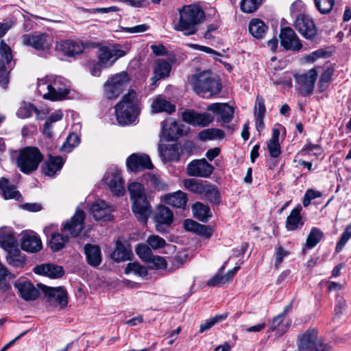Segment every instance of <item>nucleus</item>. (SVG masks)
Wrapping results in <instances>:
<instances>
[{
    "label": "nucleus",
    "instance_id": "obj_1",
    "mask_svg": "<svg viewBox=\"0 0 351 351\" xmlns=\"http://www.w3.org/2000/svg\"><path fill=\"white\" fill-rule=\"evenodd\" d=\"M178 12L179 19L174 25V29L182 32L185 36L195 34L197 31V25L204 20V11L196 5H189L179 8Z\"/></svg>",
    "mask_w": 351,
    "mask_h": 351
},
{
    "label": "nucleus",
    "instance_id": "obj_2",
    "mask_svg": "<svg viewBox=\"0 0 351 351\" xmlns=\"http://www.w3.org/2000/svg\"><path fill=\"white\" fill-rule=\"evenodd\" d=\"M67 81L62 77L47 75L38 80V92L44 99L51 101L61 100L69 94Z\"/></svg>",
    "mask_w": 351,
    "mask_h": 351
},
{
    "label": "nucleus",
    "instance_id": "obj_3",
    "mask_svg": "<svg viewBox=\"0 0 351 351\" xmlns=\"http://www.w3.org/2000/svg\"><path fill=\"white\" fill-rule=\"evenodd\" d=\"M128 191L133 201L134 213L138 221L146 224L152 210L145 196L143 186L138 182H132L128 185Z\"/></svg>",
    "mask_w": 351,
    "mask_h": 351
},
{
    "label": "nucleus",
    "instance_id": "obj_4",
    "mask_svg": "<svg viewBox=\"0 0 351 351\" xmlns=\"http://www.w3.org/2000/svg\"><path fill=\"white\" fill-rule=\"evenodd\" d=\"M115 113L118 123L121 125L134 123L139 113L136 102V93L129 91L115 106Z\"/></svg>",
    "mask_w": 351,
    "mask_h": 351
},
{
    "label": "nucleus",
    "instance_id": "obj_5",
    "mask_svg": "<svg viewBox=\"0 0 351 351\" xmlns=\"http://www.w3.org/2000/svg\"><path fill=\"white\" fill-rule=\"evenodd\" d=\"M43 156L35 147H25L19 150L16 158V167L24 174H30L37 170Z\"/></svg>",
    "mask_w": 351,
    "mask_h": 351
},
{
    "label": "nucleus",
    "instance_id": "obj_6",
    "mask_svg": "<svg viewBox=\"0 0 351 351\" xmlns=\"http://www.w3.org/2000/svg\"><path fill=\"white\" fill-rule=\"evenodd\" d=\"M193 88L195 92L204 96L217 95L221 90L219 80L210 72H202L193 77Z\"/></svg>",
    "mask_w": 351,
    "mask_h": 351
},
{
    "label": "nucleus",
    "instance_id": "obj_7",
    "mask_svg": "<svg viewBox=\"0 0 351 351\" xmlns=\"http://www.w3.org/2000/svg\"><path fill=\"white\" fill-rule=\"evenodd\" d=\"M129 77L125 72L117 73L110 77L104 86L105 97L108 99H115L128 86Z\"/></svg>",
    "mask_w": 351,
    "mask_h": 351
},
{
    "label": "nucleus",
    "instance_id": "obj_8",
    "mask_svg": "<svg viewBox=\"0 0 351 351\" xmlns=\"http://www.w3.org/2000/svg\"><path fill=\"white\" fill-rule=\"evenodd\" d=\"M38 286L45 294L47 302L51 305L59 306L60 308L67 306L68 294L63 287H51L43 284H38Z\"/></svg>",
    "mask_w": 351,
    "mask_h": 351
},
{
    "label": "nucleus",
    "instance_id": "obj_9",
    "mask_svg": "<svg viewBox=\"0 0 351 351\" xmlns=\"http://www.w3.org/2000/svg\"><path fill=\"white\" fill-rule=\"evenodd\" d=\"M103 181L114 195L121 196L124 194V182L117 167H112L108 169Z\"/></svg>",
    "mask_w": 351,
    "mask_h": 351
},
{
    "label": "nucleus",
    "instance_id": "obj_10",
    "mask_svg": "<svg viewBox=\"0 0 351 351\" xmlns=\"http://www.w3.org/2000/svg\"><path fill=\"white\" fill-rule=\"evenodd\" d=\"M126 54L124 50L115 45L103 46L99 47L97 54L99 62L104 68L110 67L120 58Z\"/></svg>",
    "mask_w": 351,
    "mask_h": 351
},
{
    "label": "nucleus",
    "instance_id": "obj_11",
    "mask_svg": "<svg viewBox=\"0 0 351 351\" xmlns=\"http://www.w3.org/2000/svg\"><path fill=\"white\" fill-rule=\"evenodd\" d=\"M294 27L306 39H313L317 33L313 19L304 14H300L297 16L294 21Z\"/></svg>",
    "mask_w": 351,
    "mask_h": 351
},
{
    "label": "nucleus",
    "instance_id": "obj_12",
    "mask_svg": "<svg viewBox=\"0 0 351 351\" xmlns=\"http://www.w3.org/2000/svg\"><path fill=\"white\" fill-rule=\"evenodd\" d=\"M21 42L24 45L42 51L49 49L51 45V38L49 34L45 33L23 34L21 37Z\"/></svg>",
    "mask_w": 351,
    "mask_h": 351
},
{
    "label": "nucleus",
    "instance_id": "obj_13",
    "mask_svg": "<svg viewBox=\"0 0 351 351\" xmlns=\"http://www.w3.org/2000/svg\"><path fill=\"white\" fill-rule=\"evenodd\" d=\"M294 77L302 96H306L313 92L317 77L315 69H310L304 74H296Z\"/></svg>",
    "mask_w": 351,
    "mask_h": 351
},
{
    "label": "nucleus",
    "instance_id": "obj_14",
    "mask_svg": "<svg viewBox=\"0 0 351 351\" xmlns=\"http://www.w3.org/2000/svg\"><path fill=\"white\" fill-rule=\"evenodd\" d=\"M184 122L193 125L206 127L214 121V117L207 112L199 113L194 110H186L182 113Z\"/></svg>",
    "mask_w": 351,
    "mask_h": 351
},
{
    "label": "nucleus",
    "instance_id": "obj_15",
    "mask_svg": "<svg viewBox=\"0 0 351 351\" xmlns=\"http://www.w3.org/2000/svg\"><path fill=\"white\" fill-rule=\"evenodd\" d=\"M213 167L205 158L192 160L187 165L186 172L190 176L208 178L213 171Z\"/></svg>",
    "mask_w": 351,
    "mask_h": 351
},
{
    "label": "nucleus",
    "instance_id": "obj_16",
    "mask_svg": "<svg viewBox=\"0 0 351 351\" xmlns=\"http://www.w3.org/2000/svg\"><path fill=\"white\" fill-rule=\"evenodd\" d=\"M154 219L156 231L164 233L167 232V228L172 223L173 215L168 207L160 206L156 210Z\"/></svg>",
    "mask_w": 351,
    "mask_h": 351
},
{
    "label": "nucleus",
    "instance_id": "obj_17",
    "mask_svg": "<svg viewBox=\"0 0 351 351\" xmlns=\"http://www.w3.org/2000/svg\"><path fill=\"white\" fill-rule=\"evenodd\" d=\"M128 169L133 172H138L145 169H152L149 156L145 154L134 153L128 157L126 160Z\"/></svg>",
    "mask_w": 351,
    "mask_h": 351
},
{
    "label": "nucleus",
    "instance_id": "obj_18",
    "mask_svg": "<svg viewBox=\"0 0 351 351\" xmlns=\"http://www.w3.org/2000/svg\"><path fill=\"white\" fill-rule=\"evenodd\" d=\"M84 219L85 214L84 211L77 209L71 219L66 221L64 224L62 229V232H69L73 237L78 236L84 228Z\"/></svg>",
    "mask_w": 351,
    "mask_h": 351
},
{
    "label": "nucleus",
    "instance_id": "obj_19",
    "mask_svg": "<svg viewBox=\"0 0 351 351\" xmlns=\"http://www.w3.org/2000/svg\"><path fill=\"white\" fill-rule=\"evenodd\" d=\"M161 125L162 133L168 141L177 140L186 133L183 129L184 125L172 119L162 121Z\"/></svg>",
    "mask_w": 351,
    "mask_h": 351
},
{
    "label": "nucleus",
    "instance_id": "obj_20",
    "mask_svg": "<svg viewBox=\"0 0 351 351\" xmlns=\"http://www.w3.org/2000/svg\"><path fill=\"white\" fill-rule=\"evenodd\" d=\"M281 45L287 50L298 51L302 45L295 32L289 27H284L280 34Z\"/></svg>",
    "mask_w": 351,
    "mask_h": 351
},
{
    "label": "nucleus",
    "instance_id": "obj_21",
    "mask_svg": "<svg viewBox=\"0 0 351 351\" xmlns=\"http://www.w3.org/2000/svg\"><path fill=\"white\" fill-rule=\"evenodd\" d=\"M21 249L31 253L39 252L43 247L39 236L33 231L25 232L21 239Z\"/></svg>",
    "mask_w": 351,
    "mask_h": 351
},
{
    "label": "nucleus",
    "instance_id": "obj_22",
    "mask_svg": "<svg viewBox=\"0 0 351 351\" xmlns=\"http://www.w3.org/2000/svg\"><path fill=\"white\" fill-rule=\"evenodd\" d=\"M55 49L64 56L71 57L81 53L84 46L80 42L66 40L57 42Z\"/></svg>",
    "mask_w": 351,
    "mask_h": 351
},
{
    "label": "nucleus",
    "instance_id": "obj_23",
    "mask_svg": "<svg viewBox=\"0 0 351 351\" xmlns=\"http://www.w3.org/2000/svg\"><path fill=\"white\" fill-rule=\"evenodd\" d=\"M112 208L104 200L95 201L90 208V213L96 221H110L111 220V212Z\"/></svg>",
    "mask_w": 351,
    "mask_h": 351
},
{
    "label": "nucleus",
    "instance_id": "obj_24",
    "mask_svg": "<svg viewBox=\"0 0 351 351\" xmlns=\"http://www.w3.org/2000/svg\"><path fill=\"white\" fill-rule=\"evenodd\" d=\"M207 110L220 117V120L229 123L234 114V109L226 103H213L208 106Z\"/></svg>",
    "mask_w": 351,
    "mask_h": 351
},
{
    "label": "nucleus",
    "instance_id": "obj_25",
    "mask_svg": "<svg viewBox=\"0 0 351 351\" xmlns=\"http://www.w3.org/2000/svg\"><path fill=\"white\" fill-rule=\"evenodd\" d=\"M319 338L318 332L314 328H309L298 337V347L300 351H309L315 342Z\"/></svg>",
    "mask_w": 351,
    "mask_h": 351
},
{
    "label": "nucleus",
    "instance_id": "obj_26",
    "mask_svg": "<svg viewBox=\"0 0 351 351\" xmlns=\"http://www.w3.org/2000/svg\"><path fill=\"white\" fill-rule=\"evenodd\" d=\"M14 287L18 289L21 297L25 300H34L39 295V291L27 280H18Z\"/></svg>",
    "mask_w": 351,
    "mask_h": 351
},
{
    "label": "nucleus",
    "instance_id": "obj_27",
    "mask_svg": "<svg viewBox=\"0 0 351 351\" xmlns=\"http://www.w3.org/2000/svg\"><path fill=\"white\" fill-rule=\"evenodd\" d=\"M35 274L48 276L51 278H58L62 276L64 269L62 267L51 263L36 265L34 268Z\"/></svg>",
    "mask_w": 351,
    "mask_h": 351
},
{
    "label": "nucleus",
    "instance_id": "obj_28",
    "mask_svg": "<svg viewBox=\"0 0 351 351\" xmlns=\"http://www.w3.org/2000/svg\"><path fill=\"white\" fill-rule=\"evenodd\" d=\"M64 164L62 158L60 156L52 157L49 158L44 162L42 166L43 173L49 177L54 176L58 171H60Z\"/></svg>",
    "mask_w": 351,
    "mask_h": 351
},
{
    "label": "nucleus",
    "instance_id": "obj_29",
    "mask_svg": "<svg viewBox=\"0 0 351 351\" xmlns=\"http://www.w3.org/2000/svg\"><path fill=\"white\" fill-rule=\"evenodd\" d=\"M171 69V64L164 59H158L154 67V75L151 78L152 84H155L158 80L169 76Z\"/></svg>",
    "mask_w": 351,
    "mask_h": 351
},
{
    "label": "nucleus",
    "instance_id": "obj_30",
    "mask_svg": "<svg viewBox=\"0 0 351 351\" xmlns=\"http://www.w3.org/2000/svg\"><path fill=\"white\" fill-rule=\"evenodd\" d=\"M86 261L93 267H97L101 262V249L98 245L87 243L84 247Z\"/></svg>",
    "mask_w": 351,
    "mask_h": 351
},
{
    "label": "nucleus",
    "instance_id": "obj_31",
    "mask_svg": "<svg viewBox=\"0 0 351 351\" xmlns=\"http://www.w3.org/2000/svg\"><path fill=\"white\" fill-rule=\"evenodd\" d=\"M159 150L165 162H176L180 158V146L177 144L160 145Z\"/></svg>",
    "mask_w": 351,
    "mask_h": 351
},
{
    "label": "nucleus",
    "instance_id": "obj_32",
    "mask_svg": "<svg viewBox=\"0 0 351 351\" xmlns=\"http://www.w3.org/2000/svg\"><path fill=\"white\" fill-rule=\"evenodd\" d=\"M301 210L302 208L299 206L291 211L286 221V228L288 230L293 231L303 226L304 222L300 215Z\"/></svg>",
    "mask_w": 351,
    "mask_h": 351
},
{
    "label": "nucleus",
    "instance_id": "obj_33",
    "mask_svg": "<svg viewBox=\"0 0 351 351\" xmlns=\"http://www.w3.org/2000/svg\"><path fill=\"white\" fill-rule=\"evenodd\" d=\"M151 108L153 113L165 112L171 114L176 110L175 105L162 97H157L154 99Z\"/></svg>",
    "mask_w": 351,
    "mask_h": 351
},
{
    "label": "nucleus",
    "instance_id": "obj_34",
    "mask_svg": "<svg viewBox=\"0 0 351 351\" xmlns=\"http://www.w3.org/2000/svg\"><path fill=\"white\" fill-rule=\"evenodd\" d=\"M250 33L257 39H262L268 30L267 25L261 19H253L248 25Z\"/></svg>",
    "mask_w": 351,
    "mask_h": 351
},
{
    "label": "nucleus",
    "instance_id": "obj_35",
    "mask_svg": "<svg viewBox=\"0 0 351 351\" xmlns=\"http://www.w3.org/2000/svg\"><path fill=\"white\" fill-rule=\"evenodd\" d=\"M0 189L3 197L6 199H14L19 200L21 197L20 193L16 190L15 186L10 184L9 180L5 178L0 179Z\"/></svg>",
    "mask_w": 351,
    "mask_h": 351
},
{
    "label": "nucleus",
    "instance_id": "obj_36",
    "mask_svg": "<svg viewBox=\"0 0 351 351\" xmlns=\"http://www.w3.org/2000/svg\"><path fill=\"white\" fill-rule=\"evenodd\" d=\"M165 199L168 204L175 208H184L187 202L186 195L181 191L166 195Z\"/></svg>",
    "mask_w": 351,
    "mask_h": 351
},
{
    "label": "nucleus",
    "instance_id": "obj_37",
    "mask_svg": "<svg viewBox=\"0 0 351 351\" xmlns=\"http://www.w3.org/2000/svg\"><path fill=\"white\" fill-rule=\"evenodd\" d=\"M131 250L126 247L119 240L116 243V248L111 254V257L117 262L125 261L130 259Z\"/></svg>",
    "mask_w": 351,
    "mask_h": 351
},
{
    "label": "nucleus",
    "instance_id": "obj_38",
    "mask_svg": "<svg viewBox=\"0 0 351 351\" xmlns=\"http://www.w3.org/2000/svg\"><path fill=\"white\" fill-rule=\"evenodd\" d=\"M195 218L202 222H206L211 217L210 208L201 202H196L192 207Z\"/></svg>",
    "mask_w": 351,
    "mask_h": 351
},
{
    "label": "nucleus",
    "instance_id": "obj_39",
    "mask_svg": "<svg viewBox=\"0 0 351 351\" xmlns=\"http://www.w3.org/2000/svg\"><path fill=\"white\" fill-rule=\"evenodd\" d=\"M16 239L12 234L11 232L5 233L3 230H0V245L5 249L7 252L14 250L16 247Z\"/></svg>",
    "mask_w": 351,
    "mask_h": 351
},
{
    "label": "nucleus",
    "instance_id": "obj_40",
    "mask_svg": "<svg viewBox=\"0 0 351 351\" xmlns=\"http://www.w3.org/2000/svg\"><path fill=\"white\" fill-rule=\"evenodd\" d=\"M224 132L218 128H208L201 131L198 137L201 141H206L214 139H222L224 137Z\"/></svg>",
    "mask_w": 351,
    "mask_h": 351
},
{
    "label": "nucleus",
    "instance_id": "obj_41",
    "mask_svg": "<svg viewBox=\"0 0 351 351\" xmlns=\"http://www.w3.org/2000/svg\"><path fill=\"white\" fill-rule=\"evenodd\" d=\"M6 260L9 265L15 267H22L25 262V257L18 248H14V250L7 252Z\"/></svg>",
    "mask_w": 351,
    "mask_h": 351
},
{
    "label": "nucleus",
    "instance_id": "obj_42",
    "mask_svg": "<svg viewBox=\"0 0 351 351\" xmlns=\"http://www.w3.org/2000/svg\"><path fill=\"white\" fill-rule=\"evenodd\" d=\"M207 182H199L195 179H186L184 181V186L189 191L200 195L203 194Z\"/></svg>",
    "mask_w": 351,
    "mask_h": 351
},
{
    "label": "nucleus",
    "instance_id": "obj_43",
    "mask_svg": "<svg viewBox=\"0 0 351 351\" xmlns=\"http://www.w3.org/2000/svg\"><path fill=\"white\" fill-rule=\"evenodd\" d=\"M69 241V237L64 236L61 233H54L51 235L49 245L52 251L57 252L60 250Z\"/></svg>",
    "mask_w": 351,
    "mask_h": 351
},
{
    "label": "nucleus",
    "instance_id": "obj_44",
    "mask_svg": "<svg viewBox=\"0 0 351 351\" xmlns=\"http://www.w3.org/2000/svg\"><path fill=\"white\" fill-rule=\"evenodd\" d=\"M202 197L213 204H218L219 202L220 195L218 189L214 185L210 184L208 182Z\"/></svg>",
    "mask_w": 351,
    "mask_h": 351
},
{
    "label": "nucleus",
    "instance_id": "obj_45",
    "mask_svg": "<svg viewBox=\"0 0 351 351\" xmlns=\"http://www.w3.org/2000/svg\"><path fill=\"white\" fill-rule=\"evenodd\" d=\"M284 314H279L278 316L274 317L270 326L269 330L271 331L276 330L279 335H282L287 331V329L289 324H283Z\"/></svg>",
    "mask_w": 351,
    "mask_h": 351
},
{
    "label": "nucleus",
    "instance_id": "obj_46",
    "mask_svg": "<svg viewBox=\"0 0 351 351\" xmlns=\"http://www.w3.org/2000/svg\"><path fill=\"white\" fill-rule=\"evenodd\" d=\"M228 317V313L215 315L214 317L206 320L199 326V332H203L211 328L217 323L225 320Z\"/></svg>",
    "mask_w": 351,
    "mask_h": 351
},
{
    "label": "nucleus",
    "instance_id": "obj_47",
    "mask_svg": "<svg viewBox=\"0 0 351 351\" xmlns=\"http://www.w3.org/2000/svg\"><path fill=\"white\" fill-rule=\"evenodd\" d=\"M323 233L317 228L311 229L306 239V246L308 248L314 247L321 240Z\"/></svg>",
    "mask_w": 351,
    "mask_h": 351
},
{
    "label": "nucleus",
    "instance_id": "obj_48",
    "mask_svg": "<svg viewBox=\"0 0 351 351\" xmlns=\"http://www.w3.org/2000/svg\"><path fill=\"white\" fill-rule=\"evenodd\" d=\"M315 6L322 14H328L335 5V0H314Z\"/></svg>",
    "mask_w": 351,
    "mask_h": 351
},
{
    "label": "nucleus",
    "instance_id": "obj_49",
    "mask_svg": "<svg viewBox=\"0 0 351 351\" xmlns=\"http://www.w3.org/2000/svg\"><path fill=\"white\" fill-rule=\"evenodd\" d=\"M125 271L126 274L134 272L135 274L141 277H144L147 274L146 267L136 262L128 263L125 267Z\"/></svg>",
    "mask_w": 351,
    "mask_h": 351
},
{
    "label": "nucleus",
    "instance_id": "obj_50",
    "mask_svg": "<svg viewBox=\"0 0 351 351\" xmlns=\"http://www.w3.org/2000/svg\"><path fill=\"white\" fill-rule=\"evenodd\" d=\"M145 180L148 184L154 186L158 191L163 190L167 186L165 182L162 180L159 176L154 174H147L145 176Z\"/></svg>",
    "mask_w": 351,
    "mask_h": 351
},
{
    "label": "nucleus",
    "instance_id": "obj_51",
    "mask_svg": "<svg viewBox=\"0 0 351 351\" xmlns=\"http://www.w3.org/2000/svg\"><path fill=\"white\" fill-rule=\"evenodd\" d=\"M12 278L11 273L0 263V289L5 292L10 288V284L6 281V278Z\"/></svg>",
    "mask_w": 351,
    "mask_h": 351
},
{
    "label": "nucleus",
    "instance_id": "obj_52",
    "mask_svg": "<svg viewBox=\"0 0 351 351\" xmlns=\"http://www.w3.org/2000/svg\"><path fill=\"white\" fill-rule=\"evenodd\" d=\"M136 252L143 261L151 262L153 255L149 246L145 244H138L136 248Z\"/></svg>",
    "mask_w": 351,
    "mask_h": 351
},
{
    "label": "nucleus",
    "instance_id": "obj_53",
    "mask_svg": "<svg viewBox=\"0 0 351 351\" xmlns=\"http://www.w3.org/2000/svg\"><path fill=\"white\" fill-rule=\"evenodd\" d=\"M80 137L77 134H70L66 138V142L62 146L61 149L64 152H70L71 149L79 145Z\"/></svg>",
    "mask_w": 351,
    "mask_h": 351
},
{
    "label": "nucleus",
    "instance_id": "obj_54",
    "mask_svg": "<svg viewBox=\"0 0 351 351\" xmlns=\"http://www.w3.org/2000/svg\"><path fill=\"white\" fill-rule=\"evenodd\" d=\"M33 112H36L37 114H38V110L34 105L32 104H24V105L19 109L17 115L20 118L25 119L31 117Z\"/></svg>",
    "mask_w": 351,
    "mask_h": 351
},
{
    "label": "nucleus",
    "instance_id": "obj_55",
    "mask_svg": "<svg viewBox=\"0 0 351 351\" xmlns=\"http://www.w3.org/2000/svg\"><path fill=\"white\" fill-rule=\"evenodd\" d=\"M261 3L258 0H242L241 9L244 12L252 13L258 9Z\"/></svg>",
    "mask_w": 351,
    "mask_h": 351
},
{
    "label": "nucleus",
    "instance_id": "obj_56",
    "mask_svg": "<svg viewBox=\"0 0 351 351\" xmlns=\"http://www.w3.org/2000/svg\"><path fill=\"white\" fill-rule=\"evenodd\" d=\"M147 243L152 249L156 250L165 247L166 241L158 235H151L147 239Z\"/></svg>",
    "mask_w": 351,
    "mask_h": 351
},
{
    "label": "nucleus",
    "instance_id": "obj_57",
    "mask_svg": "<svg viewBox=\"0 0 351 351\" xmlns=\"http://www.w3.org/2000/svg\"><path fill=\"white\" fill-rule=\"evenodd\" d=\"M350 237H351V223L346 228L344 232H343L339 242L337 243V244L336 245V251L338 252H340L343 249V246L348 242V241L350 239Z\"/></svg>",
    "mask_w": 351,
    "mask_h": 351
},
{
    "label": "nucleus",
    "instance_id": "obj_58",
    "mask_svg": "<svg viewBox=\"0 0 351 351\" xmlns=\"http://www.w3.org/2000/svg\"><path fill=\"white\" fill-rule=\"evenodd\" d=\"M267 149L270 156L272 158H277L281 154L279 142L269 141L267 142Z\"/></svg>",
    "mask_w": 351,
    "mask_h": 351
},
{
    "label": "nucleus",
    "instance_id": "obj_59",
    "mask_svg": "<svg viewBox=\"0 0 351 351\" xmlns=\"http://www.w3.org/2000/svg\"><path fill=\"white\" fill-rule=\"evenodd\" d=\"M346 307L345 301L342 299L338 301L335 308V313L332 317V321L336 323H339L341 319L343 311Z\"/></svg>",
    "mask_w": 351,
    "mask_h": 351
},
{
    "label": "nucleus",
    "instance_id": "obj_60",
    "mask_svg": "<svg viewBox=\"0 0 351 351\" xmlns=\"http://www.w3.org/2000/svg\"><path fill=\"white\" fill-rule=\"evenodd\" d=\"M331 346L324 341V340L319 337L313 345L309 351H330Z\"/></svg>",
    "mask_w": 351,
    "mask_h": 351
},
{
    "label": "nucleus",
    "instance_id": "obj_61",
    "mask_svg": "<svg viewBox=\"0 0 351 351\" xmlns=\"http://www.w3.org/2000/svg\"><path fill=\"white\" fill-rule=\"evenodd\" d=\"M302 152H314L313 154L316 157L319 156L322 154V149L319 145H314L311 143H307L304 147L302 149Z\"/></svg>",
    "mask_w": 351,
    "mask_h": 351
},
{
    "label": "nucleus",
    "instance_id": "obj_62",
    "mask_svg": "<svg viewBox=\"0 0 351 351\" xmlns=\"http://www.w3.org/2000/svg\"><path fill=\"white\" fill-rule=\"evenodd\" d=\"M265 101L262 97H257L254 114L256 116H264L265 113Z\"/></svg>",
    "mask_w": 351,
    "mask_h": 351
},
{
    "label": "nucleus",
    "instance_id": "obj_63",
    "mask_svg": "<svg viewBox=\"0 0 351 351\" xmlns=\"http://www.w3.org/2000/svg\"><path fill=\"white\" fill-rule=\"evenodd\" d=\"M288 255V252L284 250L281 246L278 247L276 249V262L275 265L276 267H278L279 265L282 263L283 258Z\"/></svg>",
    "mask_w": 351,
    "mask_h": 351
},
{
    "label": "nucleus",
    "instance_id": "obj_64",
    "mask_svg": "<svg viewBox=\"0 0 351 351\" xmlns=\"http://www.w3.org/2000/svg\"><path fill=\"white\" fill-rule=\"evenodd\" d=\"M225 284L224 280H222V276L219 274H215L206 283L208 287L222 286Z\"/></svg>",
    "mask_w": 351,
    "mask_h": 351
}]
</instances>
